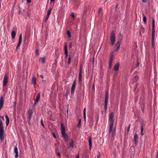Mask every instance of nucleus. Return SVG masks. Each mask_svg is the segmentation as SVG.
Returning <instances> with one entry per match:
<instances>
[{
	"instance_id": "obj_1",
	"label": "nucleus",
	"mask_w": 158,
	"mask_h": 158,
	"mask_svg": "<svg viewBox=\"0 0 158 158\" xmlns=\"http://www.w3.org/2000/svg\"><path fill=\"white\" fill-rule=\"evenodd\" d=\"M114 113L113 112H111L109 114V132L110 135L113 137L114 136L115 134V129L113 130V123L114 121Z\"/></svg>"
},
{
	"instance_id": "obj_2",
	"label": "nucleus",
	"mask_w": 158,
	"mask_h": 158,
	"mask_svg": "<svg viewBox=\"0 0 158 158\" xmlns=\"http://www.w3.org/2000/svg\"><path fill=\"white\" fill-rule=\"evenodd\" d=\"M2 118L3 120V117L0 116V139L2 141H3L4 140V128Z\"/></svg>"
},
{
	"instance_id": "obj_3",
	"label": "nucleus",
	"mask_w": 158,
	"mask_h": 158,
	"mask_svg": "<svg viewBox=\"0 0 158 158\" xmlns=\"http://www.w3.org/2000/svg\"><path fill=\"white\" fill-rule=\"evenodd\" d=\"M110 40L111 43V45L113 46L114 45L115 41V36L114 31L111 32L110 34Z\"/></svg>"
},
{
	"instance_id": "obj_4",
	"label": "nucleus",
	"mask_w": 158,
	"mask_h": 158,
	"mask_svg": "<svg viewBox=\"0 0 158 158\" xmlns=\"http://www.w3.org/2000/svg\"><path fill=\"white\" fill-rule=\"evenodd\" d=\"M61 131L63 137L65 141H66V135L65 132L64 126L63 123L61 124Z\"/></svg>"
},
{
	"instance_id": "obj_5",
	"label": "nucleus",
	"mask_w": 158,
	"mask_h": 158,
	"mask_svg": "<svg viewBox=\"0 0 158 158\" xmlns=\"http://www.w3.org/2000/svg\"><path fill=\"white\" fill-rule=\"evenodd\" d=\"M28 117L27 118L28 123H30V120L31 119L33 114V110L31 109H29L27 112Z\"/></svg>"
},
{
	"instance_id": "obj_6",
	"label": "nucleus",
	"mask_w": 158,
	"mask_h": 158,
	"mask_svg": "<svg viewBox=\"0 0 158 158\" xmlns=\"http://www.w3.org/2000/svg\"><path fill=\"white\" fill-rule=\"evenodd\" d=\"M114 56L112 54L110 57L109 60V69H110L112 67V63L114 60Z\"/></svg>"
},
{
	"instance_id": "obj_7",
	"label": "nucleus",
	"mask_w": 158,
	"mask_h": 158,
	"mask_svg": "<svg viewBox=\"0 0 158 158\" xmlns=\"http://www.w3.org/2000/svg\"><path fill=\"white\" fill-rule=\"evenodd\" d=\"M8 78V77L7 75L6 74L4 77V79H3V89H4V87H5L6 85V84H7V83Z\"/></svg>"
},
{
	"instance_id": "obj_8",
	"label": "nucleus",
	"mask_w": 158,
	"mask_h": 158,
	"mask_svg": "<svg viewBox=\"0 0 158 158\" xmlns=\"http://www.w3.org/2000/svg\"><path fill=\"white\" fill-rule=\"evenodd\" d=\"M121 42L120 41H118L116 43L115 46V48L114 49V52H116L118 51V50L119 49L120 45Z\"/></svg>"
},
{
	"instance_id": "obj_9",
	"label": "nucleus",
	"mask_w": 158,
	"mask_h": 158,
	"mask_svg": "<svg viewBox=\"0 0 158 158\" xmlns=\"http://www.w3.org/2000/svg\"><path fill=\"white\" fill-rule=\"evenodd\" d=\"M64 52L65 54V58H67L68 56V52L67 44L65 43L64 44Z\"/></svg>"
},
{
	"instance_id": "obj_10",
	"label": "nucleus",
	"mask_w": 158,
	"mask_h": 158,
	"mask_svg": "<svg viewBox=\"0 0 158 158\" xmlns=\"http://www.w3.org/2000/svg\"><path fill=\"white\" fill-rule=\"evenodd\" d=\"M4 104L3 98L1 97L0 98V110H1Z\"/></svg>"
},
{
	"instance_id": "obj_11",
	"label": "nucleus",
	"mask_w": 158,
	"mask_h": 158,
	"mask_svg": "<svg viewBox=\"0 0 158 158\" xmlns=\"http://www.w3.org/2000/svg\"><path fill=\"white\" fill-rule=\"evenodd\" d=\"M31 83L34 85H35L36 83V79L35 77L33 76L32 78Z\"/></svg>"
},
{
	"instance_id": "obj_12",
	"label": "nucleus",
	"mask_w": 158,
	"mask_h": 158,
	"mask_svg": "<svg viewBox=\"0 0 158 158\" xmlns=\"http://www.w3.org/2000/svg\"><path fill=\"white\" fill-rule=\"evenodd\" d=\"M119 66V63H117L115 65L114 67V69L115 71H118Z\"/></svg>"
},
{
	"instance_id": "obj_13",
	"label": "nucleus",
	"mask_w": 158,
	"mask_h": 158,
	"mask_svg": "<svg viewBox=\"0 0 158 158\" xmlns=\"http://www.w3.org/2000/svg\"><path fill=\"white\" fill-rule=\"evenodd\" d=\"M98 13L99 16L100 17H101L102 16V9L101 7L99 8L98 10Z\"/></svg>"
},
{
	"instance_id": "obj_14",
	"label": "nucleus",
	"mask_w": 158,
	"mask_h": 158,
	"mask_svg": "<svg viewBox=\"0 0 158 158\" xmlns=\"http://www.w3.org/2000/svg\"><path fill=\"white\" fill-rule=\"evenodd\" d=\"M14 152L15 153V157L16 158H17L18 156V150L17 147H15L14 148Z\"/></svg>"
},
{
	"instance_id": "obj_15",
	"label": "nucleus",
	"mask_w": 158,
	"mask_h": 158,
	"mask_svg": "<svg viewBox=\"0 0 158 158\" xmlns=\"http://www.w3.org/2000/svg\"><path fill=\"white\" fill-rule=\"evenodd\" d=\"M76 80H75L72 84L71 90H74L75 89V86H76Z\"/></svg>"
},
{
	"instance_id": "obj_16",
	"label": "nucleus",
	"mask_w": 158,
	"mask_h": 158,
	"mask_svg": "<svg viewBox=\"0 0 158 158\" xmlns=\"http://www.w3.org/2000/svg\"><path fill=\"white\" fill-rule=\"evenodd\" d=\"M134 140L135 143L136 144L137 143L138 140V136L136 134H135L134 136Z\"/></svg>"
},
{
	"instance_id": "obj_17",
	"label": "nucleus",
	"mask_w": 158,
	"mask_h": 158,
	"mask_svg": "<svg viewBox=\"0 0 158 158\" xmlns=\"http://www.w3.org/2000/svg\"><path fill=\"white\" fill-rule=\"evenodd\" d=\"M88 142L89 143V148L90 149H91L92 147V140L91 137H89L88 139Z\"/></svg>"
},
{
	"instance_id": "obj_18",
	"label": "nucleus",
	"mask_w": 158,
	"mask_h": 158,
	"mask_svg": "<svg viewBox=\"0 0 158 158\" xmlns=\"http://www.w3.org/2000/svg\"><path fill=\"white\" fill-rule=\"evenodd\" d=\"M39 60L41 61L42 63H44L45 62V56L40 57L39 59Z\"/></svg>"
},
{
	"instance_id": "obj_19",
	"label": "nucleus",
	"mask_w": 158,
	"mask_h": 158,
	"mask_svg": "<svg viewBox=\"0 0 158 158\" xmlns=\"http://www.w3.org/2000/svg\"><path fill=\"white\" fill-rule=\"evenodd\" d=\"M11 37L12 39H14L15 37L16 33L14 31H12L11 32Z\"/></svg>"
},
{
	"instance_id": "obj_20",
	"label": "nucleus",
	"mask_w": 158,
	"mask_h": 158,
	"mask_svg": "<svg viewBox=\"0 0 158 158\" xmlns=\"http://www.w3.org/2000/svg\"><path fill=\"white\" fill-rule=\"evenodd\" d=\"M145 123L143 120L142 121L141 123V129H142V131L143 130V127H144Z\"/></svg>"
},
{
	"instance_id": "obj_21",
	"label": "nucleus",
	"mask_w": 158,
	"mask_h": 158,
	"mask_svg": "<svg viewBox=\"0 0 158 158\" xmlns=\"http://www.w3.org/2000/svg\"><path fill=\"white\" fill-rule=\"evenodd\" d=\"M40 93H39L36 95L35 100L37 101H39L40 99Z\"/></svg>"
},
{
	"instance_id": "obj_22",
	"label": "nucleus",
	"mask_w": 158,
	"mask_h": 158,
	"mask_svg": "<svg viewBox=\"0 0 158 158\" xmlns=\"http://www.w3.org/2000/svg\"><path fill=\"white\" fill-rule=\"evenodd\" d=\"M54 2H50V8L49 9H52V10L53 7L54 6Z\"/></svg>"
},
{
	"instance_id": "obj_23",
	"label": "nucleus",
	"mask_w": 158,
	"mask_h": 158,
	"mask_svg": "<svg viewBox=\"0 0 158 158\" xmlns=\"http://www.w3.org/2000/svg\"><path fill=\"white\" fill-rule=\"evenodd\" d=\"M109 98V95H105V102H108Z\"/></svg>"
},
{
	"instance_id": "obj_24",
	"label": "nucleus",
	"mask_w": 158,
	"mask_h": 158,
	"mask_svg": "<svg viewBox=\"0 0 158 158\" xmlns=\"http://www.w3.org/2000/svg\"><path fill=\"white\" fill-rule=\"evenodd\" d=\"M86 109L85 108L83 111V115H84V120L85 121L86 119Z\"/></svg>"
},
{
	"instance_id": "obj_25",
	"label": "nucleus",
	"mask_w": 158,
	"mask_h": 158,
	"mask_svg": "<svg viewBox=\"0 0 158 158\" xmlns=\"http://www.w3.org/2000/svg\"><path fill=\"white\" fill-rule=\"evenodd\" d=\"M52 10V9H49L48 11L47 16H48V17H49Z\"/></svg>"
},
{
	"instance_id": "obj_26",
	"label": "nucleus",
	"mask_w": 158,
	"mask_h": 158,
	"mask_svg": "<svg viewBox=\"0 0 158 158\" xmlns=\"http://www.w3.org/2000/svg\"><path fill=\"white\" fill-rule=\"evenodd\" d=\"M71 56L70 55H69V56L68 58V64L69 65L71 62Z\"/></svg>"
},
{
	"instance_id": "obj_27",
	"label": "nucleus",
	"mask_w": 158,
	"mask_h": 158,
	"mask_svg": "<svg viewBox=\"0 0 158 158\" xmlns=\"http://www.w3.org/2000/svg\"><path fill=\"white\" fill-rule=\"evenodd\" d=\"M137 76H134L132 79V81H133V83H134V82H136L137 80L136 79V78L137 77Z\"/></svg>"
},
{
	"instance_id": "obj_28",
	"label": "nucleus",
	"mask_w": 158,
	"mask_h": 158,
	"mask_svg": "<svg viewBox=\"0 0 158 158\" xmlns=\"http://www.w3.org/2000/svg\"><path fill=\"white\" fill-rule=\"evenodd\" d=\"M69 144L70 146L72 148H73V142L72 140L71 142H69Z\"/></svg>"
},
{
	"instance_id": "obj_29",
	"label": "nucleus",
	"mask_w": 158,
	"mask_h": 158,
	"mask_svg": "<svg viewBox=\"0 0 158 158\" xmlns=\"http://www.w3.org/2000/svg\"><path fill=\"white\" fill-rule=\"evenodd\" d=\"M108 102H104V110L105 111L107 110Z\"/></svg>"
},
{
	"instance_id": "obj_30",
	"label": "nucleus",
	"mask_w": 158,
	"mask_h": 158,
	"mask_svg": "<svg viewBox=\"0 0 158 158\" xmlns=\"http://www.w3.org/2000/svg\"><path fill=\"white\" fill-rule=\"evenodd\" d=\"M82 73H79V81H81L82 80Z\"/></svg>"
},
{
	"instance_id": "obj_31",
	"label": "nucleus",
	"mask_w": 158,
	"mask_h": 158,
	"mask_svg": "<svg viewBox=\"0 0 158 158\" xmlns=\"http://www.w3.org/2000/svg\"><path fill=\"white\" fill-rule=\"evenodd\" d=\"M67 34L69 37L70 38L71 37V35L70 32L69 31H67Z\"/></svg>"
},
{
	"instance_id": "obj_32",
	"label": "nucleus",
	"mask_w": 158,
	"mask_h": 158,
	"mask_svg": "<svg viewBox=\"0 0 158 158\" xmlns=\"http://www.w3.org/2000/svg\"><path fill=\"white\" fill-rule=\"evenodd\" d=\"M30 33L29 32L26 33V37L27 38V39L30 38Z\"/></svg>"
},
{
	"instance_id": "obj_33",
	"label": "nucleus",
	"mask_w": 158,
	"mask_h": 158,
	"mask_svg": "<svg viewBox=\"0 0 158 158\" xmlns=\"http://www.w3.org/2000/svg\"><path fill=\"white\" fill-rule=\"evenodd\" d=\"M81 119H80L79 120V121L78 123L77 127L79 128L81 126Z\"/></svg>"
},
{
	"instance_id": "obj_34",
	"label": "nucleus",
	"mask_w": 158,
	"mask_h": 158,
	"mask_svg": "<svg viewBox=\"0 0 158 158\" xmlns=\"http://www.w3.org/2000/svg\"><path fill=\"white\" fill-rule=\"evenodd\" d=\"M155 45L154 40H152V48H154Z\"/></svg>"
},
{
	"instance_id": "obj_35",
	"label": "nucleus",
	"mask_w": 158,
	"mask_h": 158,
	"mask_svg": "<svg viewBox=\"0 0 158 158\" xmlns=\"http://www.w3.org/2000/svg\"><path fill=\"white\" fill-rule=\"evenodd\" d=\"M152 28H155V21L154 19H152Z\"/></svg>"
},
{
	"instance_id": "obj_36",
	"label": "nucleus",
	"mask_w": 158,
	"mask_h": 158,
	"mask_svg": "<svg viewBox=\"0 0 158 158\" xmlns=\"http://www.w3.org/2000/svg\"><path fill=\"white\" fill-rule=\"evenodd\" d=\"M143 21L145 23L146 22V16L145 15L143 16Z\"/></svg>"
},
{
	"instance_id": "obj_37",
	"label": "nucleus",
	"mask_w": 158,
	"mask_h": 158,
	"mask_svg": "<svg viewBox=\"0 0 158 158\" xmlns=\"http://www.w3.org/2000/svg\"><path fill=\"white\" fill-rule=\"evenodd\" d=\"M9 121L10 120L9 118L6 119V126H7L8 125L9 123Z\"/></svg>"
},
{
	"instance_id": "obj_38",
	"label": "nucleus",
	"mask_w": 158,
	"mask_h": 158,
	"mask_svg": "<svg viewBox=\"0 0 158 158\" xmlns=\"http://www.w3.org/2000/svg\"><path fill=\"white\" fill-rule=\"evenodd\" d=\"M22 34H21L20 35L19 38V41L22 42Z\"/></svg>"
},
{
	"instance_id": "obj_39",
	"label": "nucleus",
	"mask_w": 158,
	"mask_h": 158,
	"mask_svg": "<svg viewBox=\"0 0 158 158\" xmlns=\"http://www.w3.org/2000/svg\"><path fill=\"white\" fill-rule=\"evenodd\" d=\"M155 34H152V40H154Z\"/></svg>"
},
{
	"instance_id": "obj_40",
	"label": "nucleus",
	"mask_w": 158,
	"mask_h": 158,
	"mask_svg": "<svg viewBox=\"0 0 158 158\" xmlns=\"http://www.w3.org/2000/svg\"><path fill=\"white\" fill-rule=\"evenodd\" d=\"M155 28H152V34H155Z\"/></svg>"
},
{
	"instance_id": "obj_41",
	"label": "nucleus",
	"mask_w": 158,
	"mask_h": 158,
	"mask_svg": "<svg viewBox=\"0 0 158 158\" xmlns=\"http://www.w3.org/2000/svg\"><path fill=\"white\" fill-rule=\"evenodd\" d=\"M36 54L37 55H39V50L38 49H36L35 51Z\"/></svg>"
},
{
	"instance_id": "obj_42",
	"label": "nucleus",
	"mask_w": 158,
	"mask_h": 158,
	"mask_svg": "<svg viewBox=\"0 0 158 158\" xmlns=\"http://www.w3.org/2000/svg\"><path fill=\"white\" fill-rule=\"evenodd\" d=\"M72 43L71 42H70L69 44V48H72Z\"/></svg>"
},
{
	"instance_id": "obj_43",
	"label": "nucleus",
	"mask_w": 158,
	"mask_h": 158,
	"mask_svg": "<svg viewBox=\"0 0 158 158\" xmlns=\"http://www.w3.org/2000/svg\"><path fill=\"white\" fill-rule=\"evenodd\" d=\"M41 125H42V126L44 127V128H45V126L43 123V119H41Z\"/></svg>"
},
{
	"instance_id": "obj_44",
	"label": "nucleus",
	"mask_w": 158,
	"mask_h": 158,
	"mask_svg": "<svg viewBox=\"0 0 158 158\" xmlns=\"http://www.w3.org/2000/svg\"><path fill=\"white\" fill-rule=\"evenodd\" d=\"M49 17H48V16H46V18H45V23H46V22H47V21H48V18H49Z\"/></svg>"
},
{
	"instance_id": "obj_45",
	"label": "nucleus",
	"mask_w": 158,
	"mask_h": 158,
	"mask_svg": "<svg viewBox=\"0 0 158 158\" xmlns=\"http://www.w3.org/2000/svg\"><path fill=\"white\" fill-rule=\"evenodd\" d=\"M71 16L73 17V19L74 18V14L73 13H71Z\"/></svg>"
},
{
	"instance_id": "obj_46",
	"label": "nucleus",
	"mask_w": 158,
	"mask_h": 158,
	"mask_svg": "<svg viewBox=\"0 0 158 158\" xmlns=\"http://www.w3.org/2000/svg\"><path fill=\"white\" fill-rule=\"evenodd\" d=\"M21 42H21V41H19V42H18V44L17 46H18V47H20V45H21Z\"/></svg>"
},
{
	"instance_id": "obj_47",
	"label": "nucleus",
	"mask_w": 158,
	"mask_h": 158,
	"mask_svg": "<svg viewBox=\"0 0 158 158\" xmlns=\"http://www.w3.org/2000/svg\"><path fill=\"white\" fill-rule=\"evenodd\" d=\"M82 67L81 66L80 69L79 73H82Z\"/></svg>"
},
{
	"instance_id": "obj_48",
	"label": "nucleus",
	"mask_w": 158,
	"mask_h": 158,
	"mask_svg": "<svg viewBox=\"0 0 158 158\" xmlns=\"http://www.w3.org/2000/svg\"><path fill=\"white\" fill-rule=\"evenodd\" d=\"M130 127V124H129V126H128V127L127 128V131L128 132L129 131Z\"/></svg>"
},
{
	"instance_id": "obj_49",
	"label": "nucleus",
	"mask_w": 158,
	"mask_h": 158,
	"mask_svg": "<svg viewBox=\"0 0 158 158\" xmlns=\"http://www.w3.org/2000/svg\"><path fill=\"white\" fill-rule=\"evenodd\" d=\"M38 102V101H37L36 100H35V101L34 102V106L36 105V104H37V102Z\"/></svg>"
},
{
	"instance_id": "obj_50",
	"label": "nucleus",
	"mask_w": 158,
	"mask_h": 158,
	"mask_svg": "<svg viewBox=\"0 0 158 158\" xmlns=\"http://www.w3.org/2000/svg\"><path fill=\"white\" fill-rule=\"evenodd\" d=\"M52 135H53V137L55 138H56V135H55V134H54V133H52Z\"/></svg>"
},
{
	"instance_id": "obj_51",
	"label": "nucleus",
	"mask_w": 158,
	"mask_h": 158,
	"mask_svg": "<svg viewBox=\"0 0 158 158\" xmlns=\"http://www.w3.org/2000/svg\"><path fill=\"white\" fill-rule=\"evenodd\" d=\"M74 90H71V95L73 94L74 93Z\"/></svg>"
},
{
	"instance_id": "obj_52",
	"label": "nucleus",
	"mask_w": 158,
	"mask_h": 158,
	"mask_svg": "<svg viewBox=\"0 0 158 158\" xmlns=\"http://www.w3.org/2000/svg\"><path fill=\"white\" fill-rule=\"evenodd\" d=\"M27 2L28 3H30L31 2V0H27Z\"/></svg>"
},
{
	"instance_id": "obj_53",
	"label": "nucleus",
	"mask_w": 158,
	"mask_h": 158,
	"mask_svg": "<svg viewBox=\"0 0 158 158\" xmlns=\"http://www.w3.org/2000/svg\"><path fill=\"white\" fill-rule=\"evenodd\" d=\"M141 134L142 135H143V130H142V129H141Z\"/></svg>"
},
{
	"instance_id": "obj_54",
	"label": "nucleus",
	"mask_w": 158,
	"mask_h": 158,
	"mask_svg": "<svg viewBox=\"0 0 158 158\" xmlns=\"http://www.w3.org/2000/svg\"><path fill=\"white\" fill-rule=\"evenodd\" d=\"M5 117L6 119L9 118L8 117L7 115L6 114L5 115Z\"/></svg>"
},
{
	"instance_id": "obj_55",
	"label": "nucleus",
	"mask_w": 158,
	"mask_h": 158,
	"mask_svg": "<svg viewBox=\"0 0 158 158\" xmlns=\"http://www.w3.org/2000/svg\"><path fill=\"white\" fill-rule=\"evenodd\" d=\"M156 158H158V152H157V154L156 155Z\"/></svg>"
},
{
	"instance_id": "obj_56",
	"label": "nucleus",
	"mask_w": 158,
	"mask_h": 158,
	"mask_svg": "<svg viewBox=\"0 0 158 158\" xmlns=\"http://www.w3.org/2000/svg\"><path fill=\"white\" fill-rule=\"evenodd\" d=\"M40 77H41L42 78H44V76L42 75H40Z\"/></svg>"
},
{
	"instance_id": "obj_57",
	"label": "nucleus",
	"mask_w": 158,
	"mask_h": 158,
	"mask_svg": "<svg viewBox=\"0 0 158 158\" xmlns=\"http://www.w3.org/2000/svg\"><path fill=\"white\" fill-rule=\"evenodd\" d=\"M20 47H18V46H17L16 47V48L17 50H18L19 48Z\"/></svg>"
},
{
	"instance_id": "obj_58",
	"label": "nucleus",
	"mask_w": 158,
	"mask_h": 158,
	"mask_svg": "<svg viewBox=\"0 0 158 158\" xmlns=\"http://www.w3.org/2000/svg\"><path fill=\"white\" fill-rule=\"evenodd\" d=\"M68 93H66L65 95V96L66 97H67L68 96Z\"/></svg>"
},
{
	"instance_id": "obj_59",
	"label": "nucleus",
	"mask_w": 158,
	"mask_h": 158,
	"mask_svg": "<svg viewBox=\"0 0 158 158\" xmlns=\"http://www.w3.org/2000/svg\"><path fill=\"white\" fill-rule=\"evenodd\" d=\"M142 1L144 3H145L147 1L146 0H142Z\"/></svg>"
},
{
	"instance_id": "obj_60",
	"label": "nucleus",
	"mask_w": 158,
	"mask_h": 158,
	"mask_svg": "<svg viewBox=\"0 0 158 158\" xmlns=\"http://www.w3.org/2000/svg\"><path fill=\"white\" fill-rule=\"evenodd\" d=\"M106 95H109L108 92L107 91L106 93Z\"/></svg>"
},
{
	"instance_id": "obj_61",
	"label": "nucleus",
	"mask_w": 158,
	"mask_h": 158,
	"mask_svg": "<svg viewBox=\"0 0 158 158\" xmlns=\"http://www.w3.org/2000/svg\"><path fill=\"white\" fill-rule=\"evenodd\" d=\"M76 158H79V155H78V154H77V156H76Z\"/></svg>"
},
{
	"instance_id": "obj_62",
	"label": "nucleus",
	"mask_w": 158,
	"mask_h": 158,
	"mask_svg": "<svg viewBox=\"0 0 158 158\" xmlns=\"http://www.w3.org/2000/svg\"><path fill=\"white\" fill-rule=\"evenodd\" d=\"M57 155L58 156H60V153L59 152L57 153Z\"/></svg>"
},
{
	"instance_id": "obj_63",
	"label": "nucleus",
	"mask_w": 158,
	"mask_h": 158,
	"mask_svg": "<svg viewBox=\"0 0 158 158\" xmlns=\"http://www.w3.org/2000/svg\"><path fill=\"white\" fill-rule=\"evenodd\" d=\"M55 1V0H50L51 2H53Z\"/></svg>"
},
{
	"instance_id": "obj_64",
	"label": "nucleus",
	"mask_w": 158,
	"mask_h": 158,
	"mask_svg": "<svg viewBox=\"0 0 158 158\" xmlns=\"http://www.w3.org/2000/svg\"><path fill=\"white\" fill-rule=\"evenodd\" d=\"M118 6V5H116V7H116V8Z\"/></svg>"
}]
</instances>
